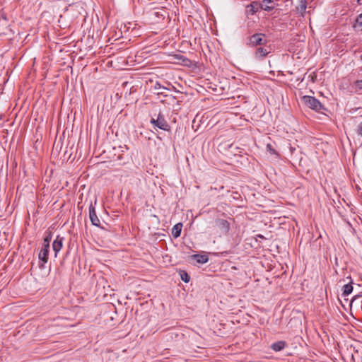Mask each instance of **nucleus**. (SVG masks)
I'll return each mask as SVG.
<instances>
[{
	"mask_svg": "<svg viewBox=\"0 0 362 362\" xmlns=\"http://www.w3.org/2000/svg\"><path fill=\"white\" fill-rule=\"evenodd\" d=\"M302 101L309 108L313 109L317 112H322V110H325V107L322 103L315 97L305 95L302 98Z\"/></svg>",
	"mask_w": 362,
	"mask_h": 362,
	"instance_id": "obj_1",
	"label": "nucleus"
},
{
	"mask_svg": "<svg viewBox=\"0 0 362 362\" xmlns=\"http://www.w3.org/2000/svg\"><path fill=\"white\" fill-rule=\"evenodd\" d=\"M151 123L155 127L167 132L170 131V127L168 122L165 120L163 115L159 113L157 118L151 117Z\"/></svg>",
	"mask_w": 362,
	"mask_h": 362,
	"instance_id": "obj_2",
	"label": "nucleus"
},
{
	"mask_svg": "<svg viewBox=\"0 0 362 362\" xmlns=\"http://www.w3.org/2000/svg\"><path fill=\"white\" fill-rule=\"evenodd\" d=\"M267 43L266 35L263 33H255L248 39V45L250 47H257L264 45Z\"/></svg>",
	"mask_w": 362,
	"mask_h": 362,
	"instance_id": "obj_3",
	"label": "nucleus"
},
{
	"mask_svg": "<svg viewBox=\"0 0 362 362\" xmlns=\"http://www.w3.org/2000/svg\"><path fill=\"white\" fill-rule=\"evenodd\" d=\"M215 223L223 234H226L230 230V223L227 220L218 218L215 221Z\"/></svg>",
	"mask_w": 362,
	"mask_h": 362,
	"instance_id": "obj_4",
	"label": "nucleus"
},
{
	"mask_svg": "<svg viewBox=\"0 0 362 362\" xmlns=\"http://www.w3.org/2000/svg\"><path fill=\"white\" fill-rule=\"evenodd\" d=\"M49 251V245L43 243L42 247L38 255L40 260L42 262V264L40 265V267H43V264L47 262Z\"/></svg>",
	"mask_w": 362,
	"mask_h": 362,
	"instance_id": "obj_5",
	"label": "nucleus"
},
{
	"mask_svg": "<svg viewBox=\"0 0 362 362\" xmlns=\"http://www.w3.org/2000/svg\"><path fill=\"white\" fill-rule=\"evenodd\" d=\"M89 217L93 226H100V221L98 218L95 212V207L92 205V204L89 206Z\"/></svg>",
	"mask_w": 362,
	"mask_h": 362,
	"instance_id": "obj_6",
	"label": "nucleus"
},
{
	"mask_svg": "<svg viewBox=\"0 0 362 362\" xmlns=\"http://www.w3.org/2000/svg\"><path fill=\"white\" fill-rule=\"evenodd\" d=\"M260 9L266 11H271L276 6V4L273 0H262L259 2Z\"/></svg>",
	"mask_w": 362,
	"mask_h": 362,
	"instance_id": "obj_7",
	"label": "nucleus"
},
{
	"mask_svg": "<svg viewBox=\"0 0 362 362\" xmlns=\"http://www.w3.org/2000/svg\"><path fill=\"white\" fill-rule=\"evenodd\" d=\"M64 238L60 235H57L56 239L52 243V249L54 252L55 257L57 256L58 252L61 250L63 247Z\"/></svg>",
	"mask_w": 362,
	"mask_h": 362,
	"instance_id": "obj_8",
	"label": "nucleus"
},
{
	"mask_svg": "<svg viewBox=\"0 0 362 362\" xmlns=\"http://www.w3.org/2000/svg\"><path fill=\"white\" fill-rule=\"evenodd\" d=\"M260 9L259 2L252 1L246 6L245 13L248 15H253Z\"/></svg>",
	"mask_w": 362,
	"mask_h": 362,
	"instance_id": "obj_9",
	"label": "nucleus"
},
{
	"mask_svg": "<svg viewBox=\"0 0 362 362\" xmlns=\"http://www.w3.org/2000/svg\"><path fill=\"white\" fill-rule=\"evenodd\" d=\"M270 52L267 48L263 47H259L256 49L255 52V57L257 59L261 60L264 59L267 54Z\"/></svg>",
	"mask_w": 362,
	"mask_h": 362,
	"instance_id": "obj_10",
	"label": "nucleus"
},
{
	"mask_svg": "<svg viewBox=\"0 0 362 362\" xmlns=\"http://www.w3.org/2000/svg\"><path fill=\"white\" fill-rule=\"evenodd\" d=\"M191 257H192V259H193L197 263H199V264H204L209 261V257L206 255L197 254V255H193Z\"/></svg>",
	"mask_w": 362,
	"mask_h": 362,
	"instance_id": "obj_11",
	"label": "nucleus"
},
{
	"mask_svg": "<svg viewBox=\"0 0 362 362\" xmlns=\"http://www.w3.org/2000/svg\"><path fill=\"white\" fill-rule=\"evenodd\" d=\"M286 341H276L275 343H273L271 345V348L274 351H280L283 350L286 347Z\"/></svg>",
	"mask_w": 362,
	"mask_h": 362,
	"instance_id": "obj_12",
	"label": "nucleus"
},
{
	"mask_svg": "<svg viewBox=\"0 0 362 362\" xmlns=\"http://www.w3.org/2000/svg\"><path fill=\"white\" fill-rule=\"evenodd\" d=\"M182 228V224L181 223H178L175 224L172 229V235L175 238L180 237V234H181Z\"/></svg>",
	"mask_w": 362,
	"mask_h": 362,
	"instance_id": "obj_13",
	"label": "nucleus"
},
{
	"mask_svg": "<svg viewBox=\"0 0 362 362\" xmlns=\"http://www.w3.org/2000/svg\"><path fill=\"white\" fill-rule=\"evenodd\" d=\"M298 6H297V10L301 14V16H304L307 8L308 0H298Z\"/></svg>",
	"mask_w": 362,
	"mask_h": 362,
	"instance_id": "obj_14",
	"label": "nucleus"
},
{
	"mask_svg": "<svg viewBox=\"0 0 362 362\" xmlns=\"http://www.w3.org/2000/svg\"><path fill=\"white\" fill-rule=\"evenodd\" d=\"M354 30H362V13L359 14L356 18L355 23L353 25Z\"/></svg>",
	"mask_w": 362,
	"mask_h": 362,
	"instance_id": "obj_15",
	"label": "nucleus"
},
{
	"mask_svg": "<svg viewBox=\"0 0 362 362\" xmlns=\"http://www.w3.org/2000/svg\"><path fill=\"white\" fill-rule=\"evenodd\" d=\"M353 291V286L351 285V282L346 284L343 287V296H346L349 295Z\"/></svg>",
	"mask_w": 362,
	"mask_h": 362,
	"instance_id": "obj_16",
	"label": "nucleus"
},
{
	"mask_svg": "<svg viewBox=\"0 0 362 362\" xmlns=\"http://www.w3.org/2000/svg\"><path fill=\"white\" fill-rule=\"evenodd\" d=\"M52 239V233L50 230H47L45 232V236L43 240V243L46 245H49Z\"/></svg>",
	"mask_w": 362,
	"mask_h": 362,
	"instance_id": "obj_17",
	"label": "nucleus"
},
{
	"mask_svg": "<svg viewBox=\"0 0 362 362\" xmlns=\"http://www.w3.org/2000/svg\"><path fill=\"white\" fill-rule=\"evenodd\" d=\"M180 277H181V279L185 282V283H188L190 280V276L188 275V274L185 272V271H181L180 272Z\"/></svg>",
	"mask_w": 362,
	"mask_h": 362,
	"instance_id": "obj_18",
	"label": "nucleus"
},
{
	"mask_svg": "<svg viewBox=\"0 0 362 362\" xmlns=\"http://www.w3.org/2000/svg\"><path fill=\"white\" fill-rule=\"evenodd\" d=\"M356 86L359 89H362V80H358L356 82Z\"/></svg>",
	"mask_w": 362,
	"mask_h": 362,
	"instance_id": "obj_19",
	"label": "nucleus"
},
{
	"mask_svg": "<svg viewBox=\"0 0 362 362\" xmlns=\"http://www.w3.org/2000/svg\"><path fill=\"white\" fill-rule=\"evenodd\" d=\"M357 133H358V135L362 136V122L358 126V130H357Z\"/></svg>",
	"mask_w": 362,
	"mask_h": 362,
	"instance_id": "obj_20",
	"label": "nucleus"
},
{
	"mask_svg": "<svg viewBox=\"0 0 362 362\" xmlns=\"http://www.w3.org/2000/svg\"><path fill=\"white\" fill-rule=\"evenodd\" d=\"M267 148L270 151L271 153H276L275 150L272 148L270 144H267Z\"/></svg>",
	"mask_w": 362,
	"mask_h": 362,
	"instance_id": "obj_21",
	"label": "nucleus"
}]
</instances>
